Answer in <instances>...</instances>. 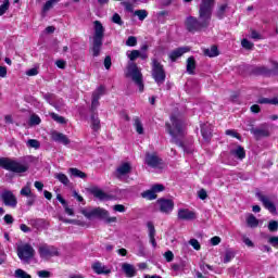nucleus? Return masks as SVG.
<instances>
[{"instance_id":"5701e85b","label":"nucleus","mask_w":278,"mask_h":278,"mask_svg":"<svg viewBox=\"0 0 278 278\" xmlns=\"http://www.w3.org/2000/svg\"><path fill=\"white\" fill-rule=\"evenodd\" d=\"M188 51H190V47L178 48L169 53V60H172V62H175L177 59L181 58L184 53H188Z\"/></svg>"},{"instance_id":"774afa93","label":"nucleus","mask_w":278,"mask_h":278,"mask_svg":"<svg viewBox=\"0 0 278 278\" xmlns=\"http://www.w3.org/2000/svg\"><path fill=\"white\" fill-rule=\"evenodd\" d=\"M34 186L39 192H42V188H45V184L40 181H35Z\"/></svg>"},{"instance_id":"e433bc0d","label":"nucleus","mask_w":278,"mask_h":278,"mask_svg":"<svg viewBox=\"0 0 278 278\" xmlns=\"http://www.w3.org/2000/svg\"><path fill=\"white\" fill-rule=\"evenodd\" d=\"M54 177H55V179H58V181L63 184V186H68V184L71 181V180H68V176H66V174L58 173L54 175Z\"/></svg>"},{"instance_id":"37998d69","label":"nucleus","mask_w":278,"mask_h":278,"mask_svg":"<svg viewBox=\"0 0 278 278\" xmlns=\"http://www.w3.org/2000/svg\"><path fill=\"white\" fill-rule=\"evenodd\" d=\"M10 10V0H4L0 5V16H3Z\"/></svg>"},{"instance_id":"1a4fd4ad","label":"nucleus","mask_w":278,"mask_h":278,"mask_svg":"<svg viewBox=\"0 0 278 278\" xmlns=\"http://www.w3.org/2000/svg\"><path fill=\"white\" fill-rule=\"evenodd\" d=\"M80 212L88 220H92L94 218H108L109 216V212L101 207L83 208Z\"/></svg>"},{"instance_id":"79ce46f5","label":"nucleus","mask_w":278,"mask_h":278,"mask_svg":"<svg viewBox=\"0 0 278 278\" xmlns=\"http://www.w3.org/2000/svg\"><path fill=\"white\" fill-rule=\"evenodd\" d=\"M134 14L139 18V21H144V18L149 16V12H147V10H136Z\"/></svg>"},{"instance_id":"a19ab883","label":"nucleus","mask_w":278,"mask_h":278,"mask_svg":"<svg viewBox=\"0 0 278 278\" xmlns=\"http://www.w3.org/2000/svg\"><path fill=\"white\" fill-rule=\"evenodd\" d=\"M14 277L15 278H31V275H29L24 269L18 268V269L15 270Z\"/></svg>"},{"instance_id":"f8f14e48","label":"nucleus","mask_w":278,"mask_h":278,"mask_svg":"<svg viewBox=\"0 0 278 278\" xmlns=\"http://www.w3.org/2000/svg\"><path fill=\"white\" fill-rule=\"evenodd\" d=\"M255 197L256 199H258V201H261L265 210H268L270 214H275V215L277 214V206L273 201H270V198H268L267 195L263 194L260 191L255 193Z\"/></svg>"},{"instance_id":"7c9ffc66","label":"nucleus","mask_w":278,"mask_h":278,"mask_svg":"<svg viewBox=\"0 0 278 278\" xmlns=\"http://www.w3.org/2000/svg\"><path fill=\"white\" fill-rule=\"evenodd\" d=\"M248 227H251L252 229H255L257 225H260V219L255 217V215L250 214L247 217Z\"/></svg>"},{"instance_id":"5fc2aeb1","label":"nucleus","mask_w":278,"mask_h":278,"mask_svg":"<svg viewBox=\"0 0 278 278\" xmlns=\"http://www.w3.org/2000/svg\"><path fill=\"white\" fill-rule=\"evenodd\" d=\"M26 75H27L28 77H36V75H38V70H37V67H33V68L26 71Z\"/></svg>"},{"instance_id":"09e8293b","label":"nucleus","mask_w":278,"mask_h":278,"mask_svg":"<svg viewBox=\"0 0 278 278\" xmlns=\"http://www.w3.org/2000/svg\"><path fill=\"white\" fill-rule=\"evenodd\" d=\"M163 257H165L166 262L170 263L173 260H175V254L173 251L168 250L163 254Z\"/></svg>"},{"instance_id":"de8ad7c7","label":"nucleus","mask_w":278,"mask_h":278,"mask_svg":"<svg viewBox=\"0 0 278 278\" xmlns=\"http://www.w3.org/2000/svg\"><path fill=\"white\" fill-rule=\"evenodd\" d=\"M225 12H227V4L219 5L217 10V17L223 18L225 16Z\"/></svg>"},{"instance_id":"4468645a","label":"nucleus","mask_w":278,"mask_h":278,"mask_svg":"<svg viewBox=\"0 0 278 278\" xmlns=\"http://www.w3.org/2000/svg\"><path fill=\"white\" fill-rule=\"evenodd\" d=\"M163 190H164L163 185H154L151 187L150 190L141 193V197L143 199H148V201H153V200L157 199V192H163Z\"/></svg>"},{"instance_id":"8fccbe9b","label":"nucleus","mask_w":278,"mask_h":278,"mask_svg":"<svg viewBox=\"0 0 278 278\" xmlns=\"http://www.w3.org/2000/svg\"><path fill=\"white\" fill-rule=\"evenodd\" d=\"M189 244H190L191 247H193V249H194L195 251H201V243H199V240H197V239H191V240L189 241Z\"/></svg>"},{"instance_id":"f704fd0d","label":"nucleus","mask_w":278,"mask_h":278,"mask_svg":"<svg viewBox=\"0 0 278 278\" xmlns=\"http://www.w3.org/2000/svg\"><path fill=\"white\" fill-rule=\"evenodd\" d=\"M42 123V119L37 114H31L28 121V125L30 127H36V125H40Z\"/></svg>"},{"instance_id":"cd10ccee","label":"nucleus","mask_w":278,"mask_h":278,"mask_svg":"<svg viewBox=\"0 0 278 278\" xmlns=\"http://www.w3.org/2000/svg\"><path fill=\"white\" fill-rule=\"evenodd\" d=\"M90 127L92 131H99V129H101V119H99V115H91Z\"/></svg>"},{"instance_id":"13d9d810","label":"nucleus","mask_w":278,"mask_h":278,"mask_svg":"<svg viewBox=\"0 0 278 278\" xmlns=\"http://www.w3.org/2000/svg\"><path fill=\"white\" fill-rule=\"evenodd\" d=\"M38 277H40V278H49V277H51V273L50 271H47V270H40V271H38Z\"/></svg>"},{"instance_id":"052dcab7","label":"nucleus","mask_w":278,"mask_h":278,"mask_svg":"<svg viewBox=\"0 0 278 278\" xmlns=\"http://www.w3.org/2000/svg\"><path fill=\"white\" fill-rule=\"evenodd\" d=\"M199 199H201L202 201H205V199H207V191H205L204 189H201L198 192Z\"/></svg>"},{"instance_id":"0eeeda50","label":"nucleus","mask_w":278,"mask_h":278,"mask_svg":"<svg viewBox=\"0 0 278 278\" xmlns=\"http://www.w3.org/2000/svg\"><path fill=\"white\" fill-rule=\"evenodd\" d=\"M152 77L157 86H162L166 81V72H164V66L157 62V60H152Z\"/></svg>"},{"instance_id":"6e6d98bb","label":"nucleus","mask_w":278,"mask_h":278,"mask_svg":"<svg viewBox=\"0 0 278 278\" xmlns=\"http://www.w3.org/2000/svg\"><path fill=\"white\" fill-rule=\"evenodd\" d=\"M226 136H231L232 138H237L238 140H240V135L236 130H226Z\"/></svg>"},{"instance_id":"f03ea898","label":"nucleus","mask_w":278,"mask_h":278,"mask_svg":"<svg viewBox=\"0 0 278 278\" xmlns=\"http://www.w3.org/2000/svg\"><path fill=\"white\" fill-rule=\"evenodd\" d=\"M170 123H166V131L169 134V136H172L175 144L178 147H184V142H181L179 139H181L182 136H186V124H184L181 119L175 115L170 116Z\"/></svg>"},{"instance_id":"864d4df0","label":"nucleus","mask_w":278,"mask_h":278,"mask_svg":"<svg viewBox=\"0 0 278 278\" xmlns=\"http://www.w3.org/2000/svg\"><path fill=\"white\" fill-rule=\"evenodd\" d=\"M241 46L243 49H253V42L249 41L248 39H243L241 41Z\"/></svg>"},{"instance_id":"6ab92c4d","label":"nucleus","mask_w":278,"mask_h":278,"mask_svg":"<svg viewBox=\"0 0 278 278\" xmlns=\"http://www.w3.org/2000/svg\"><path fill=\"white\" fill-rule=\"evenodd\" d=\"M51 139L53 142H59L60 144H64V147H68L71 144V139L68 137L60 131H52L51 132Z\"/></svg>"},{"instance_id":"473e14b6","label":"nucleus","mask_w":278,"mask_h":278,"mask_svg":"<svg viewBox=\"0 0 278 278\" xmlns=\"http://www.w3.org/2000/svg\"><path fill=\"white\" fill-rule=\"evenodd\" d=\"M207 127H210V124H203L201 126V134H202L204 140L212 138V129H207Z\"/></svg>"},{"instance_id":"4be33fe9","label":"nucleus","mask_w":278,"mask_h":278,"mask_svg":"<svg viewBox=\"0 0 278 278\" xmlns=\"http://www.w3.org/2000/svg\"><path fill=\"white\" fill-rule=\"evenodd\" d=\"M147 227L150 244L152 245L153 249H157V241H155V226L151 222H148Z\"/></svg>"},{"instance_id":"c85d7f7f","label":"nucleus","mask_w":278,"mask_h":278,"mask_svg":"<svg viewBox=\"0 0 278 278\" xmlns=\"http://www.w3.org/2000/svg\"><path fill=\"white\" fill-rule=\"evenodd\" d=\"M91 193L93 194V197H96V199H99L100 201H109L110 195H108V193L103 192V190L94 188L91 190Z\"/></svg>"},{"instance_id":"69168bd1","label":"nucleus","mask_w":278,"mask_h":278,"mask_svg":"<svg viewBox=\"0 0 278 278\" xmlns=\"http://www.w3.org/2000/svg\"><path fill=\"white\" fill-rule=\"evenodd\" d=\"M268 242L271 244V247H278V237H270Z\"/></svg>"},{"instance_id":"49530a36","label":"nucleus","mask_w":278,"mask_h":278,"mask_svg":"<svg viewBox=\"0 0 278 278\" xmlns=\"http://www.w3.org/2000/svg\"><path fill=\"white\" fill-rule=\"evenodd\" d=\"M51 118L59 123L60 125H64L66 123V119L63 116H60L55 113H51Z\"/></svg>"},{"instance_id":"72a5a7b5","label":"nucleus","mask_w":278,"mask_h":278,"mask_svg":"<svg viewBox=\"0 0 278 278\" xmlns=\"http://www.w3.org/2000/svg\"><path fill=\"white\" fill-rule=\"evenodd\" d=\"M126 55H127L128 60H130V62H136V60H138V58H140V50H128L126 52Z\"/></svg>"},{"instance_id":"2eb2a0df","label":"nucleus","mask_w":278,"mask_h":278,"mask_svg":"<svg viewBox=\"0 0 278 278\" xmlns=\"http://www.w3.org/2000/svg\"><path fill=\"white\" fill-rule=\"evenodd\" d=\"M157 203L163 214H170L175 210V202L170 199H161Z\"/></svg>"},{"instance_id":"f3484780","label":"nucleus","mask_w":278,"mask_h":278,"mask_svg":"<svg viewBox=\"0 0 278 278\" xmlns=\"http://www.w3.org/2000/svg\"><path fill=\"white\" fill-rule=\"evenodd\" d=\"M146 164L150 166V168H161L162 160L156 154L147 153Z\"/></svg>"},{"instance_id":"a211bd4d","label":"nucleus","mask_w":278,"mask_h":278,"mask_svg":"<svg viewBox=\"0 0 278 278\" xmlns=\"http://www.w3.org/2000/svg\"><path fill=\"white\" fill-rule=\"evenodd\" d=\"M105 94V87L100 86L96 89V92L92 94L91 110L94 111L99 108V99Z\"/></svg>"},{"instance_id":"20e7f679","label":"nucleus","mask_w":278,"mask_h":278,"mask_svg":"<svg viewBox=\"0 0 278 278\" xmlns=\"http://www.w3.org/2000/svg\"><path fill=\"white\" fill-rule=\"evenodd\" d=\"M103 36H105V27L99 21L93 22V47L92 53L94 58H99V53H101V47L103 45Z\"/></svg>"},{"instance_id":"6e6552de","label":"nucleus","mask_w":278,"mask_h":278,"mask_svg":"<svg viewBox=\"0 0 278 278\" xmlns=\"http://www.w3.org/2000/svg\"><path fill=\"white\" fill-rule=\"evenodd\" d=\"M36 255V250L29 243H21L17 245V257L22 262H29Z\"/></svg>"},{"instance_id":"aec40b11","label":"nucleus","mask_w":278,"mask_h":278,"mask_svg":"<svg viewBox=\"0 0 278 278\" xmlns=\"http://www.w3.org/2000/svg\"><path fill=\"white\" fill-rule=\"evenodd\" d=\"M197 218V213L189 208H179L178 210V219L179 220H194Z\"/></svg>"},{"instance_id":"dca6fc26","label":"nucleus","mask_w":278,"mask_h":278,"mask_svg":"<svg viewBox=\"0 0 278 278\" xmlns=\"http://www.w3.org/2000/svg\"><path fill=\"white\" fill-rule=\"evenodd\" d=\"M22 197L28 198L27 205H31L36 201V194L31 192V182L26 184L20 191Z\"/></svg>"},{"instance_id":"393cba45","label":"nucleus","mask_w":278,"mask_h":278,"mask_svg":"<svg viewBox=\"0 0 278 278\" xmlns=\"http://www.w3.org/2000/svg\"><path fill=\"white\" fill-rule=\"evenodd\" d=\"M43 99H46V101L50 105H53V108H55V110H60V108H62V105H64V101L63 100H59V103H55V94H53V93L45 94Z\"/></svg>"},{"instance_id":"603ef678","label":"nucleus","mask_w":278,"mask_h":278,"mask_svg":"<svg viewBox=\"0 0 278 278\" xmlns=\"http://www.w3.org/2000/svg\"><path fill=\"white\" fill-rule=\"evenodd\" d=\"M268 230L271 231V232L278 230V223H277V220L269 222Z\"/></svg>"},{"instance_id":"9d476101","label":"nucleus","mask_w":278,"mask_h":278,"mask_svg":"<svg viewBox=\"0 0 278 278\" xmlns=\"http://www.w3.org/2000/svg\"><path fill=\"white\" fill-rule=\"evenodd\" d=\"M129 173H131V163L123 162L116 167L115 177L119 179V181H127Z\"/></svg>"},{"instance_id":"ddd939ff","label":"nucleus","mask_w":278,"mask_h":278,"mask_svg":"<svg viewBox=\"0 0 278 278\" xmlns=\"http://www.w3.org/2000/svg\"><path fill=\"white\" fill-rule=\"evenodd\" d=\"M1 200L7 207H16L18 205V200L16 195L10 190H4L1 192Z\"/></svg>"},{"instance_id":"2f4dec72","label":"nucleus","mask_w":278,"mask_h":278,"mask_svg":"<svg viewBox=\"0 0 278 278\" xmlns=\"http://www.w3.org/2000/svg\"><path fill=\"white\" fill-rule=\"evenodd\" d=\"M204 54L207 55V58H217V55H219L218 47L212 46L211 48L205 49Z\"/></svg>"},{"instance_id":"c9c22d12","label":"nucleus","mask_w":278,"mask_h":278,"mask_svg":"<svg viewBox=\"0 0 278 278\" xmlns=\"http://www.w3.org/2000/svg\"><path fill=\"white\" fill-rule=\"evenodd\" d=\"M58 3H60V0H48L42 8V13L47 14V12H49V10H51L53 5Z\"/></svg>"},{"instance_id":"680f3d73","label":"nucleus","mask_w":278,"mask_h":278,"mask_svg":"<svg viewBox=\"0 0 278 278\" xmlns=\"http://www.w3.org/2000/svg\"><path fill=\"white\" fill-rule=\"evenodd\" d=\"M219 242H220V237L215 236V237L211 238V244H212L213 247H218V243H219Z\"/></svg>"},{"instance_id":"a18cd8bd","label":"nucleus","mask_w":278,"mask_h":278,"mask_svg":"<svg viewBox=\"0 0 278 278\" xmlns=\"http://www.w3.org/2000/svg\"><path fill=\"white\" fill-rule=\"evenodd\" d=\"M136 45H138V38L129 36L126 40V47H136Z\"/></svg>"},{"instance_id":"4c0bfd02","label":"nucleus","mask_w":278,"mask_h":278,"mask_svg":"<svg viewBox=\"0 0 278 278\" xmlns=\"http://www.w3.org/2000/svg\"><path fill=\"white\" fill-rule=\"evenodd\" d=\"M68 170L73 177H78L79 179H86V173L73 167L70 168Z\"/></svg>"},{"instance_id":"58836bf2","label":"nucleus","mask_w":278,"mask_h":278,"mask_svg":"<svg viewBox=\"0 0 278 278\" xmlns=\"http://www.w3.org/2000/svg\"><path fill=\"white\" fill-rule=\"evenodd\" d=\"M258 103L261 104H269V105H278V99L277 98H261L258 99Z\"/></svg>"},{"instance_id":"338daca9","label":"nucleus","mask_w":278,"mask_h":278,"mask_svg":"<svg viewBox=\"0 0 278 278\" xmlns=\"http://www.w3.org/2000/svg\"><path fill=\"white\" fill-rule=\"evenodd\" d=\"M113 210H114V212L123 213V212H125V205L116 204V205L113 206Z\"/></svg>"},{"instance_id":"0e129e2a","label":"nucleus","mask_w":278,"mask_h":278,"mask_svg":"<svg viewBox=\"0 0 278 278\" xmlns=\"http://www.w3.org/2000/svg\"><path fill=\"white\" fill-rule=\"evenodd\" d=\"M20 229L21 231H23V233H29L31 231V228H29L27 225L25 224H21L20 225Z\"/></svg>"},{"instance_id":"e2e57ef3","label":"nucleus","mask_w":278,"mask_h":278,"mask_svg":"<svg viewBox=\"0 0 278 278\" xmlns=\"http://www.w3.org/2000/svg\"><path fill=\"white\" fill-rule=\"evenodd\" d=\"M138 257H144V255H147V253L144 252V247L141 245V243L139 244V250L137 252Z\"/></svg>"},{"instance_id":"9b49d317","label":"nucleus","mask_w":278,"mask_h":278,"mask_svg":"<svg viewBox=\"0 0 278 278\" xmlns=\"http://www.w3.org/2000/svg\"><path fill=\"white\" fill-rule=\"evenodd\" d=\"M38 252L41 260H51V257H56V255H59L58 248L49 244H41Z\"/></svg>"},{"instance_id":"7ed1b4c3","label":"nucleus","mask_w":278,"mask_h":278,"mask_svg":"<svg viewBox=\"0 0 278 278\" xmlns=\"http://www.w3.org/2000/svg\"><path fill=\"white\" fill-rule=\"evenodd\" d=\"M244 157H247V152L244 151V148H242L241 146L232 148L229 153H222V162L223 164H227L228 166H238L237 160L242 161L244 160Z\"/></svg>"},{"instance_id":"f257e3e1","label":"nucleus","mask_w":278,"mask_h":278,"mask_svg":"<svg viewBox=\"0 0 278 278\" xmlns=\"http://www.w3.org/2000/svg\"><path fill=\"white\" fill-rule=\"evenodd\" d=\"M212 8H214V0H202L199 11L200 21L194 17H188L186 21V27L188 31H199V29L207 27L212 18Z\"/></svg>"},{"instance_id":"423d86ee","label":"nucleus","mask_w":278,"mask_h":278,"mask_svg":"<svg viewBox=\"0 0 278 278\" xmlns=\"http://www.w3.org/2000/svg\"><path fill=\"white\" fill-rule=\"evenodd\" d=\"M126 77H130V79L136 83L140 92L144 90V85L142 84V73L139 71L136 63L131 62L128 64Z\"/></svg>"},{"instance_id":"bb28decb","label":"nucleus","mask_w":278,"mask_h":278,"mask_svg":"<svg viewBox=\"0 0 278 278\" xmlns=\"http://www.w3.org/2000/svg\"><path fill=\"white\" fill-rule=\"evenodd\" d=\"M132 123H134L132 126H134L136 132L139 136H143V134H144V124H142V119H140V117H134Z\"/></svg>"},{"instance_id":"a878e982","label":"nucleus","mask_w":278,"mask_h":278,"mask_svg":"<svg viewBox=\"0 0 278 278\" xmlns=\"http://www.w3.org/2000/svg\"><path fill=\"white\" fill-rule=\"evenodd\" d=\"M122 270L123 273L126 275V277H136V266H134L132 264L129 263H123L122 264Z\"/></svg>"},{"instance_id":"39448f33","label":"nucleus","mask_w":278,"mask_h":278,"mask_svg":"<svg viewBox=\"0 0 278 278\" xmlns=\"http://www.w3.org/2000/svg\"><path fill=\"white\" fill-rule=\"evenodd\" d=\"M0 167L11 173H27L29 170L27 163L16 162L10 159H0Z\"/></svg>"},{"instance_id":"3c124183","label":"nucleus","mask_w":278,"mask_h":278,"mask_svg":"<svg viewBox=\"0 0 278 278\" xmlns=\"http://www.w3.org/2000/svg\"><path fill=\"white\" fill-rule=\"evenodd\" d=\"M112 22L115 23V25H123V20L118 13L113 14Z\"/></svg>"},{"instance_id":"c756f323","label":"nucleus","mask_w":278,"mask_h":278,"mask_svg":"<svg viewBox=\"0 0 278 278\" xmlns=\"http://www.w3.org/2000/svg\"><path fill=\"white\" fill-rule=\"evenodd\" d=\"M194 68H197V62L194 61V56H190L187 60V73L189 75H194Z\"/></svg>"},{"instance_id":"412c9836","label":"nucleus","mask_w":278,"mask_h":278,"mask_svg":"<svg viewBox=\"0 0 278 278\" xmlns=\"http://www.w3.org/2000/svg\"><path fill=\"white\" fill-rule=\"evenodd\" d=\"M91 268L96 275H110V273H112V269L103 265L101 262L93 263Z\"/></svg>"},{"instance_id":"ea45409f","label":"nucleus","mask_w":278,"mask_h":278,"mask_svg":"<svg viewBox=\"0 0 278 278\" xmlns=\"http://www.w3.org/2000/svg\"><path fill=\"white\" fill-rule=\"evenodd\" d=\"M233 257H236V252L233 250H227L224 256V264H229Z\"/></svg>"},{"instance_id":"b1692460","label":"nucleus","mask_w":278,"mask_h":278,"mask_svg":"<svg viewBox=\"0 0 278 278\" xmlns=\"http://www.w3.org/2000/svg\"><path fill=\"white\" fill-rule=\"evenodd\" d=\"M251 134H253L254 138L260 140V138H266L269 136L268 128L261 127V128H251Z\"/></svg>"},{"instance_id":"c03bdc74","label":"nucleus","mask_w":278,"mask_h":278,"mask_svg":"<svg viewBox=\"0 0 278 278\" xmlns=\"http://www.w3.org/2000/svg\"><path fill=\"white\" fill-rule=\"evenodd\" d=\"M27 147H29L30 149H40V141L36 140V139H29L26 142Z\"/></svg>"},{"instance_id":"4d7b16f0","label":"nucleus","mask_w":278,"mask_h":278,"mask_svg":"<svg viewBox=\"0 0 278 278\" xmlns=\"http://www.w3.org/2000/svg\"><path fill=\"white\" fill-rule=\"evenodd\" d=\"M104 66H105L106 71H110V68L112 67V58L106 56L104 59Z\"/></svg>"},{"instance_id":"bf43d9fd","label":"nucleus","mask_w":278,"mask_h":278,"mask_svg":"<svg viewBox=\"0 0 278 278\" xmlns=\"http://www.w3.org/2000/svg\"><path fill=\"white\" fill-rule=\"evenodd\" d=\"M3 219L7 225H12V223H14V217H12L10 214L4 215Z\"/></svg>"}]
</instances>
